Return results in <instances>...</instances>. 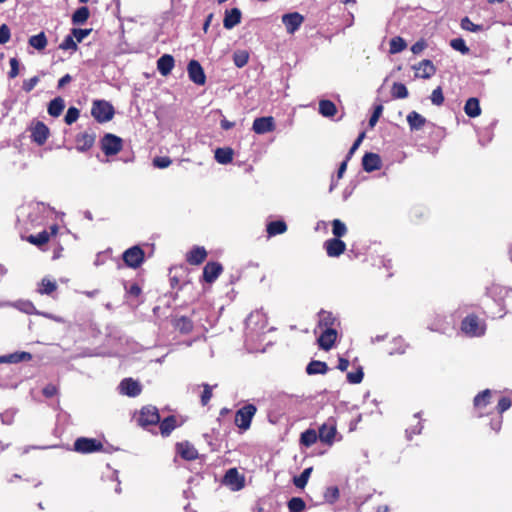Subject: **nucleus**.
<instances>
[{
	"label": "nucleus",
	"instance_id": "1",
	"mask_svg": "<svg viewBox=\"0 0 512 512\" xmlns=\"http://www.w3.org/2000/svg\"><path fill=\"white\" fill-rule=\"evenodd\" d=\"M487 295L498 307L496 311H491L493 316L503 317L506 314L508 303H512V288L493 283L487 288Z\"/></svg>",
	"mask_w": 512,
	"mask_h": 512
},
{
	"label": "nucleus",
	"instance_id": "2",
	"mask_svg": "<svg viewBox=\"0 0 512 512\" xmlns=\"http://www.w3.org/2000/svg\"><path fill=\"white\" fill-rule=\"evenodd\" d=\"M493 391L485 389L479 392L473 399L472 416L474 418H483L489 416L490 418L495 415L492 407Z\"/></svg>",
	"mask_w": 512,
	"mask_h": 512
},
{
	"label": "nucleus",
	"instance_id": "3",
	"mask_svg": "<svg viewBox=\"0 0 512 512\" xmlns=\"http://www.w3.org/2000/svg\"><path fill=\"white\" fill-rule=\"evenodd\" d=\"M115 110L106 100H95L92 103L91 115L98 123H105L113 119Z\"/></svg>",
	"mask_w": 512,
	"mask_h": 512
},
{
	"label": "nucleus",
	"instance_id": "4",
	"mask_svg": "<svg viewBox=\"0 0 512 512\" xmlns=\"http://www.w3.org/2000/svg\"><path fill=\"white\" fill-rule=\"evenodd\" d=\"M136 422L142 428L148 429L149 426H156L160 422L158 409L153 405L143 406L136 416Z\"/></svg>",
	"mask_w": 512,
	"mask_h": 512
},
{
	"label": "nucleus",
	"instance_id": "5",
	"mask_svg": "<svg viewBox=\"0 0 512 512\" xmlns=\"http://www.w3.org/2000/svg\"><path fill=\"white\" fill-rule=\"evenodd\" d=\"M257 412L254 404H246L236 411L234 423L242 431L245 432L251 427L253 417Z\"/></svg>",
	"mask_w": 512,
	"mask_h": 512
},
{
	"label": "nucleus",
	"instance_id": "6",
	"mask_svg": "<svg viewBox=\"0 0 512 512\" xmlns=\"http://www.w3.org/2000/svg\"><path fill=\"white\" fill-rule=\"evenodd\" d=\"M512 405L510 397L502 396L497 403V412L490 418L489 426L492 431L499 433L503 424V413L507 411Z\"/></svg>",
	"mask_w": 512,
	"mask_h": 512
},
{
	"label": "nucleus",
	"instance_id": "7",
	"mask_svg": "<svg viewBox=\"0 0 512 512\" xmlns=\"http://www.w3.org/2000/svg\"><path fill=\"white\" fill-rule=\"evenodd\" d=\"M100 147L106 156H114L123 148V140L112 133H106L100 140Z\"/></svg>",
	"mask_w": 512,
	"mask_h": 512
},
{
	"label": "nucleus",
	"instance_id": "8",
	"mask_svg": "<svg viewBox=\"0 0 512 512\" xmlns=\"http://www.w3.org/2000/svg\"><path fill=\"white\" fill-rule=\"evenodd\" d=\"M103 449V443L95 438L79 437L74 442V451L81 454L100 452Z\"/></svg>",
	"mask_w": 512,
	"mask_h": 512
},
{
	"label": "nucleus",
	"instance_id": "9",
	"mask_svg": "<svg viewBox=\"0 0 512 512\" xmlns=\"http://www.w3.org/2000/svg\"><path fill=\"white\" fill-rule=\"evenodd\" d=\"M122 259L126 266L136 269L144 262L145 252L140 246L135 245L123 252Z\"/></svg>",
	"mask_w": 512,
	"mask_h": 512
},
{
	"label": "nucleus",
	"instance_id": "10",
	"mask_svg": "<svg viewBox=\"0 0 512 512\" xmlns=\"http://www.w3.org/2000/svg\"><path fill=\"white\" fill-rule=\"evenodd\" d=\"M462 331L469 336H480L484 334V327L480 325L479 318L475 314L466 316L461 323Z\"/></svg>",
	"mask_w": 512,
	"mask_h": 512
},
{
	"label": "nucleus",
	"instance_id": "11",
	"mask_svg": "<svg viewBox=\"0 0 512 512\" xmlns=\"http://www.w3.org/2000/svg\"><path fill=\"white\" fill-rule=\"evenodd\" d=\"M337 433L336 420L334 418L327 419L319 427V439L321 442L331 445Z\"/></svg>",
	"mask_w": 512,
	"mask_h": 512
},
{
	"label": "nucleus",
	"instance_id": "12",
	"mask_svg": "<svg viewBox=\"0 0 512 512\" xmlns=\"http://www.w3.org/2000/svg\"><path fill=\"white\" fill-rule=\"evenodd\" d=\"M282 23L288 34H294L303 24L305 18L299 12H291L282 15Z\"/></svg>",
	"mask_w": 512,
	"mask_h": 512
},
{
	"label": "nucleus",
	"instance_id": "13",
	"mask_svg": "<svg viewBox=\"0 0 512 512\" xmlns=\"http://www.w3.org/2000/svg\"><path fill=\"white\" fill-rule=\"evenodd\" d=\"M223 272V266L216 261L207 262L203 268L202 279L204 282L212 284Z\"/></svg>",
	"mask_w": 512,
	"mask_h": 512
},
{
	"label": "nucleus",
	"instance_id": "14",
	"mask_svg": "<svg viewBox=\"0 0 512 512\" xmlns=\"http://www.w3.org/2000/svg\"><path fill=\"white\" fill-rule=\"evenodd\" d=\"M189 79L197 84L204 85L206 83V75L201 64L197 60H191L187 66Z\"/></svg>",
	"mask_w": 512,
	"mask_h": 512
},
{
	"label": "nucleus",
	"instance_id": "15",
	"mask_svg": "<svg viewBox=\"0 0 512 512\" xmlns=\"http://www.w3.org/2000/svg\"><path fill=\"white\" fill-rule=\"evenodd\" d=\"M50 135L49 128L41 121H37L31 128V139L38 145H44Z\"/></svg>",
	"mask_w": 512,
	"mask_h": 512
},
{
	"label": "nucleus",
	"instance_id": "16",
	"mask_svg": "<svg viewBox=\"0 0 512 512\" xmlns=\"http://www.w3.org/2000/svg\"><path fill=\"white\" fill-rule=\"evenodd\" d=\"M276 128L272 116L258 117L253 121L252 129L256 134H265L274 131Z\"/></svg>",
	"mask_w": 512,
	"mask_h": 512
},
{
	"label": "nucleus",
	"instance_id": "17",
	"mask_svg": "<svg viewBox=\"0 0 512 512\" xmlns=\"http://www.w3.org/2000/svg\"><path fill=\"white\" fill-rule=\"evenodd\" d=\"M324 248L329 257H339L346 250L344 241L338 238H330L324 242Z\"/></svg>",
	"mask_w": 512,
	"mask_h": 512
},
{
	"label": "nucleus",
	"instance_id": "18",
	"mask_svg": "<svg viewBox=\"0 0 512 512\" xmlns=\"http://www.w3.org/2000/svg\"><path fill=\"white\" fill-rule=\"evenodd\" d=\"M337 335L338 333L335 328L323 329L317 339L319 347L325 351L330 350L336 342Z\"/></svg>",
	"mask_w": 512,
	"mask_h": 512
},
{
	"label": "nucleus",
	"instance_id": "19",
	"mask_svg": "<svg viewBox=\"0 0 512 512\" xmlns=\"http://www.w3.org/2000/svg\"><path fill=\"white\" fill-rule=\"evenodd\" d=\"M413 69L416 71L417 78L429 79L436 73L435 65L428 59L420 61L418 65L413 66Z\"/></svg>",
	"mask_w": 512,
	"mask_h": 512
},
{
	"label": "nucleus",
	"instance_id": "20",
	"mask_svg": "<svg viewBox=\"0 0 512 512\" xmlns=\"http://www.w3.org/2000/svg\"><path fill=\"white\" fill-rule=\"evenodd\" d=\"M119 389L122 394L129 397H136L142 391L140 383L132 378L123 379L120 382Z\"/></svg>",
	"mask_w": 512,
	"mask_h": 512
},
{
	"label": "nucleus",
	"instance_id": "21",
	"mask_svg": "<svg viewBox=\"0 0 512 512\" xmlns=\"http://www.w3.org/2000/svg\"><path fill=\"white\" fill-rule=\"evenodd\" d=\"M207 251L203 246H194L190 251L186 253V262L190 265H200L207 258Z\"/></svg>",
	"mask_w": 512,
	"mask_h": 512
},
{
	"label": "nucleus",
	"instance_id": "22",
	"mask_svg": "<svg viewBox=\"0 0 512 512\" xmlns=\"http://www.w3.org/2000/svg\"><path fill=\"white\" fill-rule=\"evenodd\" d=\"M95 138L93 133L82 132L77 134L75 137L76 149L80 152L90 150L95 143Z\"/></svg>",
	"mask_w": 512,
	"mask_h": 512
},
{
	"label": "nucleus",
	"instance_id": "23",
	"mask_svg": "<svg viewBox=\"0 0 512 512\" xmlns=\"http://www.w3.org/2000/svg\"><path fill=\"white\" fill-rule=\"evenodd\" d=\"M176 450L181 458L185 460L192 461L198 458L197 449L188 441L177 443Z\"/></svg>",
	"mask_w": 512,
	"mask_h": 512
},
{
	"label": "nucleus",
	"instance_id": "24",
	"mask_svg": "<svg viewBox=\"0 0 512 512\" xmlns=\"http://www.w3.org/2000/svg\"><path fill=\"white\" fill-rule=\"evenodd\" d=\"M224 483L232 486L234 490H240L244 486V477L236 468H230L224 476Z\"/></svg>",
	"mask_w": 512,
	"mask_h": 512
},
{
	"label": "nucleus",
	"instance_id": "25",
	"mask_svg": "<svg viewBox=\"0 0 512 512\" xmlns=\"http://www.w3.org/2000/svg\"><path fill=\"white\" fill-rule=\"evenodd\" d=\"M362 166L366 172L379 170L381 168V158L376 153L367 152L362 158Z\"/></svg>",
	"mask_w": 512,
	"mask_h": 512
},
{
	"label": "nucleus",
	"instance_id": "26",
	"mask_svg": "<svg viewBox=\"0 0 512 512\" xmlns=\"http://www.w3.org/2000/svg\"><path fill=\"white\" fill-rule=\"evenodd\" d=\"M242 13L239 8H232L225 12L223 26L226 29H232L241 22Z\"/></svg>",
	"mask_w": 512,
	"mask_h": 512
},
{
	"label": "nucleus",
	"instance_id": "27",
	"mask_svg": "<svg viewBox=\"0 0 512 512\" xmlns=\"http://www.w3.org/2000/svg\"><path fill=\"white\" fill-rule=\"evenodd\" d=\"M174 58L170 54H164L157 60V69L162 76H167L174 68Z\"/></svg>",
	"mask_w": 512,
	"mask_h": 512
},
{
	"label": "nucleus",
	"instance_id": "28",
	"mask_svg": "<svg viewBox=\"0 0 512 512\" xmlns=\"http://www.w3.org/2000/svg\"><path fill=\"white\" fill-rule=\"evenodd\" d=\"M318 327L321 329L335 328L337 322L332 312L321 309L318 313Z\"/></svg>",
	"mask_w": 512,
	"mask_h": 512
},
{
	"label": "nucleus",
	"instance_id": "29",
	"mask_svg": "<svg viewBox=\"0 0 512 512\" xmlns=\"http://www.w3.org/2000/svg\"><path fill=\"white\" fill-rule=\"evenodd\" d=\"M159 429L161 432V435L164 437H167L171 434V432L176 428L177 426V419L174 415H170L163 420L160 419Z\"/></svg>",
	"mask_w": 512,
	"mask_h": 512
},
{
	"label": "nucleus",
	"instance_id": "30",
	"mask_svg": "<svg viewBox=\"0 0 512 512\" xmlns=\"http://www.w3.org/2000/svg\"><path fill=\"white\" fill-rule=\"evenodd\" d=\"M32 355L29 352H15L9 355L0 356V363H19L23 361H30Z\"/></svg>",
	"mask_w": 512,
	"mask_h": 512
},
{
	"label": "nucleus",
	"instance_id": "31",
	"mask_svg": "<svg viewBox=\"0 0 512 512\" xmlns=\"http://www.w3.org/2000/svg\"><path fill=\"white\" fill-rule=\"evenodd\" d=\"M173 326L176 330H178L181 334H189L193 330V321L186 316H181L176 318L173 322Z\"/></svg>",
	"mask_w": 512,
	"mask_h": 512
},
{
	"label": "nucleus",
	"instance_id": "32",
	"mask_svg": "<svg viewBox=\"0 0 512 512\" xmlns=\"http://www.w3.org/2000/svg\"><path fill=\"white\" fill-rule=\"evenodd\" d=\"M464 112L471 118H476L481 114L479 99L476 97L469 98L464 105Z\"/></svg>",
	"mask_w": 512,
	"mask_h": 512
},
{
	"label": "nucleus",
	"instance_id": "33",
	"mask_svg": "<svg viewBox=\"0 0 512 512\" xmlns=\"http://www.w3.org/2000/svg\"><path fill=\"white\" fill-rule=\"evenodd\" d=\"M407 122L411 130H420L426 124V118L416 111H412L407 115Z\"/></svg>",
	"mask_w": 512,
	"mask_h": 512
},
{
	"label": "nucleus",
	"instance_id": "34",
	"mask_svg": "<svg viewBox=\"0 0 512 512\" xmlns=\"http://www.w3.org/2000/svg\"><path fill=\"white\" fill-rule=\"evenodd\" d=\"M266 231L268 236H276L287 231V224L283 220L271 221L267 224Z\"/></svg>",
	"mask_w": 512,
	"mask_h": 512
},
{
	"label": "nucleus",
	"instance_id": "35",
	"mask_svg": "<svg viewBox=\"0 0 512 512\" xmlns=\"http://www.w3.org/2000/svg\"><path fill=\"white\" fill-rule=\"evenodd\" d=\"M328 371V365L319 360H312L306 367V373L308 375L315 374H326Z\"/></svg>",
	"mask_w": 512,
	"mask_h": 512
},
{
	"label": "nucleus",
	"instance_id": "36",
	"mask_svg": "<svg viewBox=\"0 0 512 512\" xmlns=\"http://www.w3.org/2000/svg\"><path fill=\"white\" fill-rule=\"evenodd\" d=\"M319 113L324 117H333L337 113V107L331 100H320Z\"/></svg>",
	"mask_w": 512,
	"mask_h": 512
},
{
	"label": "nucleus",
	"instance_id": "37",
	"mask_svg": "<svg viewBox=\"0 0 512 512\" xmlns=\"http://www.w3.org/2000/svg\"><path fill=\"white\" fill-rule=\"evenodd\" d=\"M234 152L229 147L217 148L215 151V159L220 164H228L233 160Z\"/></svg>",
	"mask_w": 512,
	"mask_h": 512
},
{
	"label": "nucleus",
	"instance_id": "38",
	"mask_svg": "<svg viewBox=\"0 0 512 512\" xmlns=\"http://www.w3.org/2000/svg\"><path fill=\"white\" fill-rule=\"evenodd\" d=\"M65 108L64 100L61 97H56L50 101L48 105V113L52 117H58L61 115Z\"/></svg>",
	"mask_w": 512,
	"mask_h": 512
},
{
	"label": "nucleus",
	"instance_id": "39",
	"mask_svg": "<svg viewBox=\"0 0 512 512\" xmlns=\"http://www.w3.org/2000/svg\"><path fill=\"white\" fill-rule=\"evenodd\" d=\"M56 290L57 284L55 281H52L49 278H43L39 283L37 292L41 295H51Z\"/></svg>",
	"mask_w": 512,
	"mask_h": 512
},
{
	"label": "nucleus",
	"instance_id": "40",
	"mask_svg": "<svg viewBox=\"0 0 512 512\" xmlns=\"http://www.w3.org/2000/svg\"><path fill=\"white\" fill-rule=\"evenodd\" d=\"M28 42L30 46L39 51L44 50L48 44L47 37L43 31L37 35L31 36Z\"/></svg>",
	"mask_w": 512,
	"mask_h": 512
},
{
	"label": "nucleus",
	"instance_id": "41",
	"mask_svg": "<svg viewBox=\"0 0 512 512\" xmlns=\"http://www.w3.org/2000/svg\"><path fill=\"white\" fill-rule=\"evenodd\" d=\"M319 438V434L314 429H307L301 433L300 444L305 447H310L316 443Z\"/></svg>",
	"mask_w": 512,
	"mask_h": 512
},
{
	"label": "nucleus",
	"instance_id": "42",
	"mask_svg": "<svg viewBox=\"0 0 512 512\" xmlns=\"http://www.w3.org/2000/svg\"><path fill=\"white\" fill-rule=\"evenodd\" d=\"M90 16L88 7H79L72 15V23L74 25L84 24Z\"/></svg>",
	"mask_w": 512,
	"mask_h": 512
},
{
	"label": "nucleus",
	"instance_id": "43",
	"mask_svg": "<svg viewBox=\"0 0 512 512\" xmlns=\"http://www.w3.org/2000/svg\"><path fill=\"white\" fill-rule=\"evenodd\" d=\"M50 235L48 231L44 230L36 235H30L27 237V241L37 247H41L48 243Z\"/></svg>",
	"mask_w": 512,
	"mask_h": 512
},
{
	"label": "nucleus",
	"instance_id": "44",
	"mask_svg": "<svg viewBox=\"0 0 512 512\" xmlns=\"http://www.w3.org/2000/svg\"><path fill=\"white\" fill-rule=\"evenodd\" d=\"M409 95L407 87L400 82H395L391 88V96L394 99H405Z\"/></svg>",
	"mask_w": 512,
	"mask_h": 512
},
{
	"label": "nucleus",
	"instance_id": "45",
	"mask_svg": "<svg viewBox=\"0 0 512 512\" xmlns=\"http://www.w3.org/2000/svg\"><path fill=\"white\" fill-rule=\"evenodd\" d=\"M406 47H407V43L405 42V40L400 36H396L390 40L389 52L391 54L400 53L401 51L406 49Z\"/></svg>",
	"mask_w": 512,
	"mask_h": 512
},
{
	"label": "nucleus",
	"instance_id": "46",
	"mask_svg": "<svg viewBox=\"0 0 512 512\" xmlns=\"http://www.w3.org/2000/svg\"><path fill=\"white\" fill-rule=\"evenodd\" d=\"M287 507L289 512H304L306 509V503L300 497H292L288 501Z\"/></svg>",
	"mask_w": 512,
	"mask_h": 512
},
{
	"label": "nucleus",
	"instance_id": "47",
	"mask_svg": "<svg viewBox=\"0 0 512 512\" xmlns=\"http://www.w3.org/2000/svg\"><path fill=\"white\" fill-rule=\"evenodd\" d=\"M249 61V53L247 50H237L233 53V62L236 67L242 68Z\"/></svg>",
	"mask_w": 512,
	"mask_h": 512
},
{
	"label": "nucleus",
	"instance_id": "48",
	"mask_svg": "<svg viewBox=\"0 0 512 512\" xmlns=\"http://www.w3.org/2000/svg\"><path fill=\"white\" fill-rule=\"evenodd\" d=\"M311 472H312V467L304 469L299 476H296L293 478V484L297 488L303 489L309 480Z\"/></svg>",
	"mask_w": 512,
	"mask_h": 512
},
{
	"label": "nucleus",
	"instance_id": "49",
	"mask_svg": "<svg viewBox=\"0 0 512 512\" xmlns=\"http://www.w3.org/2000/svg\"><path fill=\"white\" fill-rule=\"evenodd\" d=\"M332 233L335 236L334 238L340 239L345 236L347 233V227L344 222L340 219H334L332 221Z\"/></svg>",
	"mask_w": 512,
	"mask_h": 512
},
{
	"label": "nucleus",
	"instance_id": "50",
	"mask_svg": "<svg viewBox=\"0 0 512 512\" xmlns=\"http://www.w3.org/2000/svg\"><path fill=\"white\" fill-rule=\"evenodd\" d=\"M339 496L340 492L337 486H329L324 492V499L330 504L335 503L339 499Z\"/></svg>",
	"mask_w": 512,
	"mask_h": 512
},
{
	"label": "nucleus",
	"instance_id": "51",
	"mask_svg": "<svg viewBox=\"0 0 512 512\" xmlns=\"http://www.w3.org/2000/svg\"><path fill=\"white\" fill-rule=\"evenodd\" d=\"M450 45H451V47L454 50L459 51L462 54H468L469 51H470V49L466 45L464 39H462V38H454V39H452L451 42H450Z\"/></svg>",
	"mask_w": 512,
	"mask_h": 512
},
{
	"label": "nucleus",
	"instance_id": "52",
	"mask_svg": "<svg viewBox=\"0 0 512 512\" xmlns=\"http://www.w3.org/2000/svg\"><path fill=\"white\" fill-rule=\"evenodd\" d=\"M363 377H364V372H363L362 367H359L354 372H348L347 373V380L351 384H359V383H361L362 380H363Z\"/></svg>",
	"mask_w": 512,
	"mask_h": 512
},
{
	"label": "nucleus",
	"instance_id": "53",
	"mask_svg": "<svg viewBox=\"0 0 512 512\" xmlns=\"http://www.w3.org/2000/svg\"><path fill=\"white\" fill-rule=\"evenodd\" d=\"M460 26L462 29L470 32H478L482 30L481 25L474 24L467 16L461 20Z\"/></svg>",
	"mask_w": 512,
	"mask_h": 512
},
{
	"label": "nucleus",
	"instance_id": "54",
	"mask_svg": "<svg viewBox=\"0 0 512 512\" xmlns=\"http://www.w3.org/2000/svg\"><path fill=\"white\" fill-rule=\"evenodd\" d=\"M430 99L431 102L436 106H441L444 103L445 98L443 95L442 88L440 86H438L432 91Z\"/></svg>",
	"mask_w": 512,
	"mask_h": 512
},
{
	"label": "nucleus",
	"instance_id": "55",
	"mask_svg": "<svg viewBox=\"0 0 512 512\" xmlns=\"http://www.w3.org/2000/svg\"><path fill=\"white\" fill-rule=\"evenodd\" d=\"M59 48L62 49V50H73V51H76L77 50V43L76 41L74 40V37L73 35H67L64 40L61 42V44L59 45Z\"/></svg>",
	"mask_w": 512,
	"mask_h": 512
},
{
	"label": "nucleus",
	"instance_id": "56",
	"mask_svg": "<svg viewBox=\"0 0 512 512\" xmlns=\"http://www.w3.org/2000/svg\"><path fill=\"white\" fill-rule=\"evenodd\" d=\"M79 115H80V111L76 107L68 108L65 118H64L65 123L67 125L73 124L74 122L77 121V119L79 118Z\"/></svg>",
	"mask_w": 512,
	"mask_h": 512
},
{
	"label": "nucleus",
	"instance_id": "57",
	"mask_svg": "<svg viewBox=\"0 0 512 512\" xmlns=\"http://www.w3.org/2000/svg\"><path fill=\"white\" fill-rule=\"evenodd\" d=\"M92 29H81V28H73L71 30V34L76 39V42H82L90 33Z\"/></svg>",
	"mask_w": 512,
	"mask_h": 512
},
{
	"label": "nucleus",
	"instance_id": "58",
	"mask_svg": "<svg viewBox=\"0 0 512 512\" xmlns=\"http://www.w3.org/2000/svg\"><path fill=\"white\" fill-rule=\"evenodd\" d=\"M212 396H213V394H212L211 386L206 383L203 384V392H202L201 398H200L202 406H206L210 402Z\"/></svg>",
	"mask_w": 512,
	"mask_h": 512
},
{
	"label": "nucleus",
	"instance_id": "59",
	"mask_svg": "<svg viewBox=\"0 0 512 512\" xmlns=\"http://www.w3.org/2000/svg\"><path fill=\"white\" fill-rule=\"evenodd\" d=\"M172 160L168 156L155 157L153 159V165L157 168L164 169L171 165Z\"/></svg>",
	"mask_w": 512,
	"mask_h": 512
},
{
	"label": "nucleus",
	"instance_id": "60",
	"mask_svg": "<svg viewBox=\"0 0 512 512\" xmlns=\"http://www.w3.org/2000/svg\"><path fill=\"white\" fill-rule=\"evenodd\" d=\"M382 112H383V106L382 104H378L374 107V110H373V113L369 119V126L371 128H373L376 123L378 122L380 116L382 115Z\"/></svg>",
	"mask_w": 512,
	"mask_h": 512
},
{
	"label": "nucleus",
	"instance_id": "61",
	"mask_svg": "<svg viewBox=\"0 0 512 512\" xmlns=\"http://www.w3.org/2000/svg\"><path fill=\"white\" fill-rule=\"evenodd\" d=\"M38 82H39L38 76H34V77H31L30 79L24 80L22 89L25 92L29 93L35 88V86L38 84Z\"/></svg>",
	"mask_w": 512,
	"mask_h": 512
},
{
	"label": "nucleus",
	"instance_id": "62",
	"mask_svg": "<svg viewBox=\"0 0 512 512\" xmlns=\"http://www.w3.org/2000/svg\"><path fill=\"white\" fill-rule=\"evenodd\" d=\"M10 71L8 72L9 78H16L19 74V61L17 58L13 57L9 61Z\"/></svg>",
	"mask_w": 512,
	"mask_h": 512
},
{
	"label": "nucleus",
	"instance_id": "63",
	"mask_svg": "<svg viewBox=\"0 0 512 512\" xmlns=\"http://www.w3.org/2000/svg\"><path fill=\"white\" fill-rule=\"evenodd\" d=\"M11 37L10 28L6 24L0 26V44H6Z\"/></svg>",
	"mask_w": 512,
	"mask_h": 512
},
{
	"label": "nucleus",
	"instance_id": "64",
	"mask_svg": "<svg viewBox=\"0 0 512 512\" xmlns=\"http://www.w3.org/2000/svg\"><path fill=\"white\" fill-rule=\"evenodd\" d=\"M125 289L126 293L134 298H138L142 293V289L137 283H133L129 287L125 286Z\"/></svg>",
	"mask_w": 512,
	"mask_h": 512
}]
</instances>
